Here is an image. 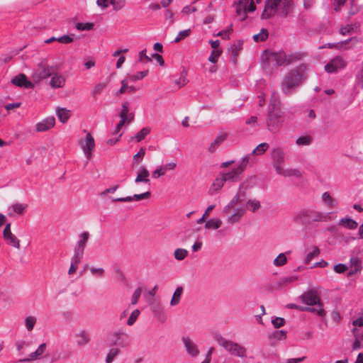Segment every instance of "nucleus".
Returning a JSON list of instances; mask_svg holds the SVG:
<instances>
[{
	"mask_svg": "<svg viewBox=\"0 0 363 363\" xmlns=\"http://www.w3.org/2000/svg\"><path fill=\"white\" fill-rule=\"evenodd\" d=\"M308 65L305 63L291 69L286 74L281 82V89L282 92L286 95L291 94L308 79Z\"/></svg>",
	"mask_w": 363,
	"mask_h": 363,
	"instance_id": "obj_1",
	"label": "nucleus"
},
{
	"mask_svg": "<svg viewBox=\"0 0 363 363\" xmlns=\"http://www.w3.org/2000/svg\"><path fill=\"white\" fill-rule=\"evenodd\" d=\"M330 215L331 213H324L308 208L296 211L293 216V220L303 225L315 222H327L330 219Z\"/></svg>",
	"mask_w": 363,
	"mask_h": 363,
	"instance_id": "obj_2",
	"label": "nucleus"
},
{
	"mask_svg": "<svg viewBox=\"0 0 363 363\" xmlns=\"http://www.w3.org/2000/svg\"><path fill=\"white\" fill-rule=\"evenodd\" d=\"M284 122V113L281 110L267 109L266 123L267 129L272 133H278Z\"/></svg>",
	"mask_w": 363,
	"mask_h": 363,
	"instance_id": "obj_3",
	"label": "nucleus"
},
{
	"mask_svg": "<svg viewBox=\"0 0 363 363\" xmlns=\"http://www.w3.org/2000/svg\"><path fill=\"white\" fill-rule=\"evenodd\" d=\"M216 340L218 345L222 346L230 354L241 358L246 357V349L243 346L239 345L238 343L234 342L231 340H226L221 336L217 338Z\"/></svg>",
	"mask_w": 363,
	"mask_h": 363,
	"instance_id": "obj_4",
	"label": "nucleus"
},
{
	"mask_svg": "<svg viewBox=\"0 0 363 363\" xmlns=\"http://www.w3.org/2000/svg\"><path fill=\"white\" fill-rule=\"evenodd\" d=\"M108 345L126 347L130 345V340L128 333L123 329H119L110 334L108 337Z\"/></svg>",
	"mask_w": 363,
	"mask_h": 363,
	"instance_id": "obj_5",
	"label": "nucleus"
},
{
	"mask_svg": "<svg viewBox=\"0 0 363 363\" xmlns=\"http://www.w3.org/2000/svg\"><path fill=\"white\" fill-rule=\"evenodd\" d=\"M320 294V287H315L303 292L299 298L302 303L309 306H320L322 302L319 295Z\"/></svg>",
	"mask_w": 363,
	"mask_h": 363,
	"instance_id": "obj_6",
	"label": "nucleus"
},
{
	"mask_svg": "<svg viewBox=\"0 0 363 363\" xmlns=\"http://www.w3.org/2000/svg\"><path fill=\"white\" fill-rule=\"evenodd\" d=\"M182 342L184 350L188 356L196 358L200 354V350L198 345L189 336H183L182 337Z\"/></svg>",
	"mask_w": 363,
	"mask_h": 363,
	"instance_id": "obj_7",
	"label": "nucleus"
},
{
	"mask_svg": "<svg viewBox=\"0 0 363 363\" xmlns=\"http://www.w3.org/2000/svg\"><path fill=\"white\" fill-rule=\"evenodd\" d=\"M346 66V62L345 60L340 57L337 56L332 59L327 65L325 66V70L328 73H335L339 69L345 68Z\"/></svg>",
	"mask_w": 363,
	"mask_h": 363,
	"instance_id": "obj_8",
	"label": "nucleus"
},
{
	"mask_svg": "<svg viewBox=\"0 0 363 363\" xmlns=\"http://www.w3.org/2000/svg\"><path fill=\"white\" fill-rule=\"evenodd\" d=\"M272 159L273 160V167L277 172L279 168H282L283 163L285 161V154L281 147H276L272 150Z\"/></svg>",
	"mask_w": 363,
	"mask_h": 363,
	"instance_id": "obj_9",
	"label": "nucleus"
},
{
	"mask_svg": "<svg viewBox=\"0 0 363 363\" xmlns=\"http://www.w3.org/2000/svg\"><path fill=\"white\" fill-rule=\"evenodd\" d=\"M278 13L277 0H267L262 13V19H269Z\"/></svg>",
	"mask_w": 363,
	"mask_h": 363,
	"instance_id": "obj_10",
	"label": "nucleus"
},
{
	"mask_svg": "<svg viewBox=\"0 0 363 363\" xmlns=\"http://www.w3.org/2000/svg\"><path fill=\"white\" fill-rule=\"evenodd\" d=\"M3 236L8 245L15 248H20V240L13 235L11 230V223H7L3 231Z\"/></svg>",
	"mask_w": 363,
	"mask_h": 363,
	"instance_id": "obj_11",
	"label": "nucleus"
},
{
	"mask_svg": "<svg viewBox=\"0 0 363 363\" xmlns=\"http://www.w3.org/2000/svg\"><path fill=\"white\" fill-rule=\"evenodd\" d=\"M80 145L87 159L91 156V153L95 148L94 139L90 133L86 135L84 140L80 142Z\"/></svg>",
	"mask_w": 363,
	"mask_h": 363,
	"instance_id": "obj_12",
	"label": "nucleus"
},
{
	"mask_svg": "<svg viewBox=\"0 0 363 363\" xmlns=\"http://www.w3.org/2000/svg\"><path fill=\"white\" fill-rule=\"evenodd\" d=\"M278 12L281 16H287L294 9L293 0H277Z\"/></svg>",
	"mask_w": 363,
	"mask_h": 363,
	"instance_id": "obj_13",
	"label": "nucleus"
},
{
	"mask_svg": "<svg viewBox=\"0 0 363 363\" xmlns=\"http://www.w3.org/2000/svg\"><path fill=\"white\" fill-rule=\"evenodd\" d=\"M76 344L78 347H84L90 342L91 337L89 333L86 330H80L74 333Z\"/></svg>",
	"mask_w": 363,
	"mask_h": 363,
	"instance_id": "obj_14",
	"label": "nucleus"
},
{
	"mask_svg": "<svg viewBox=\"0 0 363 363\" xmlns=\"http://www.w3.org/2000/svg\"><path fill=\"white\" fill-rule=\"evenodd\" d=\"M55 124V119L53 116H49L38 122L35 125L38 132H45L52 128Z\"/></svg>",
	"mask_w": 363,
	"mask_h": 363,
	"instance_id": "obj_15",
	"label": "nucleus"
},
{
	"mask_svg": "<svg viewBox=\"0 0 363 363\" xmlns=\"http://www.w3.org/2000/svg\"><path fill=\"white\" fill-rule=\"evenodd\" d=\"M11 82L17 86H23L27 89H30L34 86L33 84L27 79L24 74H20L16 76L12 79Z\"/></svg>",
	"mask_w": 363,
	"mask_h": 363,
	"instance_id": "obj_16",
	"label": "nucleus"
},
{
	"mask_svg": "<svg viewBox=\"0 0 363 363\" xmlns=\"http://www.w3.org/2000/svg\"><path fill=\"white\" fill-rule=\"evenodd\" d=\"M245 211L246 209L245 208H237L234 209L233 212L227 218L228 223L230 225L239 223L245 213Z\"/></svg>",
	"mask_w": 363,
	"mask_h": 363,
	"instance_id": "obj_17",
	"label": "nucleus"
},
{
	"mask_svg": "<svg viewBox=\"0 0 363 363\" xmlns=\"http://www.w3.org/2000/svg\"><path fill=\"white\" fill-rule=\"evenodd\" d=\"M28 207L27 204L16 203L8 208V215L13 216L15 214L23 215Z\"/></svg>",
	"mask_w": 363,
	"mask_h": 363,
	"instance_id": "obj_18",
	"label": "nucleus"
},
{
	"mask_svg": "<svg viewBox=\"0 0 363 363\" xmlns=\"http://www.w3.org/2000/svg\"><path fill=\"white\" fill-rule=\"evenodd\" d=\"M242 173V172L236 167L229 172L222 174V175L225 182H236L240 179Z\"/></svg>",
	"mask_w": 363,
	"mask_h": 363,
	"instance_id": "obj_19",
	"label": "nucleus"
},
{
	"mask_svg": "<svg viewBox=\"0 0 363 363\" xmlns=\"http://www.w3.org/2000/svg\"><path fill=\"white\" fill-rule=\"evenodd\" d=\"M256 185V177H250L243 181L239 187V191L242 193V196H245V191L253 188Z\"/></svg>",
	"mask_w": 363,
	"mask_h": 363,
	"instance_id": "obj_20",
	"label": "nucleus"
},
{
	"mask_svg": "<svg viewBox=\"0 0 363 363\" xmlns=\"http://www.w3.org/2000/svg\"><path fill=\"white\" fill-rule=\"evenodd\" d=\"M271 57L276 62L277 65H286V53L284 51L274 52L271 54Z\"/></svg>",
	"mask_w": 363,
	"mask_h": 363,
	"instance_id": "obj_21",
	"label": "nucleus"
},
{
	"mask_svg": "<svg viewBox=\"0 0 363 363\" xmlns=\"http://www.w3.org/2000/svg\"><path fill=\"white\" fill-rule=\"evenodd\" d=\"M150 176V172L147 169L145 166H141L139 169L138 175L135 179V183H150V179H148Z\"/></svg>",
	"mask_w": 363,
	"mask_h": 363,
	"instance_id": "obj_22",
	"label": "nucleus"
},
{
	"mask_svg": "<svg viewBox=\"0 0 363 363\" xmlns=\"http://www.w3.org/2000/svg\"><path fill=\"white\" fill-rule=\"evenodd\" d=\"M55 72V68L52 66L41 65L38 69V75L39 79H47L51 77Z\"/></svg>",
	"mask_w": 363,
	"mask_h": 363,
	"instance_id": "obj_23",
	"label": "nucleus"
},
{
	"mask_svg": "<svg viewBox=\"0 0 363 363\" xmlns=\"http://www.w3.org/2000/svg\"><path fill=\"white\" fill-rule=\"evenodd\" d=\"M269 110H281V101L279 95L277 92L273 91L272 93L271 99L268 106Z\"/></svg>",
	"mask_w": 363,
	"mask_h": 363,
	"instance_id": "obj_24",
	"label": "nucleus"
},
{
	"mask_svg": "<svg viewBox=\"0 0 363 363\" xmlns=\"http://www.w3.org/2000/svg\"><path fill=\"white\" fill-rule=\"evenodd\" d=\"M317 308L312 307H300L299 311H308L314 314L318 315L320 317H325L326 315V311L323 308V304L321 302L320 306H317Z\"/></svg>",
	"mask_w": 363,
	"mask_h": 363,
	"instance_id": "obj_25",
	"label": "nucleus"
},
{
	"mask_svg": "<svg viewBox=\"0 0 363 363\" xmlns=\"http://www.w3.org/2000/svg\"><path fill=\"white\" fill-rule=\"evenodd\" d=\"M65 84V78L59 74H54L52 75L50 84L52 88H61Z\"/></svg>",
	"mask_w": 363,
	"mask_h": 363,
	"instance_id": "obj_26",
	"label": "nucleus"
},
{
	"mask_svg": "<svg viewBox=\"0 0 363 363\" xmlns=\"http://www.w3.org/2000/svg\"><path fill=\"white\" fill-rule=\"evenodd\" d=\"M351 269L348 272V276H352L362 269V262L357 257L350 258Z\"/></svg>",
	"mask_w": 363,
	"mask_h": 363,
	"instance_id": "obj_27",
	"label": "nucleus"
},
{
	"mask_svg": "<svg viewBox=\"0 0 363 363\" xmlns=\"http://www.w3.org/2000/svg\"><path fill=\"white\" fill-rule=\"evenodd\" d=\"M277 173L283 177H294L296 178H299L301 176V172L297 169H284L279 168V171Z\"/></svg>",
	"mask_w": 363,
	"mask_h": 363,
	"instance_id": "obj_28",
	"label": "nucleus"
},
{
	"mask_svg": "<svg viewBox=\"0 0 363 363\" xmlns=\"http://www.w3.org/2000/svg\"><path fill=\"white\" fill-rule=\"evenodd\" d=\"M225 182H226L222 174L217 177L209 189L210 194L213 195L216 192L221 189Z\"/></svg>",
	"mask_w": 363,
	"mask_h": 363,
	"instance_id": "obj_29",
	"label": "nucleus"
},
{
	"mask_svg": "<svg viewBox=\"0 0 363 363\" xmlns=\"http://www.w3.org/2000/svg\"><path fill=\"white\" fill-rule=\"evenodd\" d=\"M89 238L88 232H84L79 235V240L77 242V245L74 248V250L84 252L86 242Z\"/></svg>",
	"mask_w": 363,
	"mask_h": 363,
	"instance_id": "obj_30",
	"label": "nucleus"
},
{
	"mask_svg": "<svg viewBox=\"0 0 363 363\" xmlns=\"http://www.w3.org/2000/svg\"><path fill=\"white\" fill-rule=\"evenodd\" d=\"M56 115L59 121L65 123L70 117V111L65 108L57 107L56 108Z\"/></svg>",
	"mask_w": 363,
	"mask_h": 363,
	"instance_id": "obj_31",
	"label": "nucleus"
},
{
	"mask_svg": "<svg viewBox=\"0 0 363 363\" xmlns=\"http://www.w3.org/2000/svg\"><path fill=\"white\" fill-rule=\"evenodd\" d=\"M338 225H342L349 230H355L358 226L357 221L347 217L341 218L338 222Z\"/></svg>",
	"mask_w": 363,
	"mask_h": 363,
	"instance_id": "obj_32",
	"label": "nucleus"
},
{
	"mask_svg": "<svg viewBox=\"0 0 363 363\" xmlns=\"http://www.w3.org/2000/svg\"><path fill=\"white\" fill-rule=\"evenodd\" d=\"M184 288L182 286H179L176 288L170 301V305L172 306H175L179 303Z\"/></svg>",
	"mask_w": 363,
	"mask_h": 363,
	"instance_id": "obj_33",
	"label": "nucleus"
},
{
	"mask_svg": "<svg viewBox=\"0 0 363 363\" xmlns=\"http://www.w3.org/2000/svg\"><path fill=\"white\" fill-rule=\"evenodd\" d=\"M226 139L223 135L216 136L214 140L208 146V151L211 153L216 152L219 145Z\"/></svg>",
	"mask_w": 363,
	"mask_h": 363,
	"instance_id": "obj_34",
	"label": "nucleus"
},
{
	"mask_svg": "<svg viewBox=\"0 0 363 363\" xmlns=\"http://www.w3.org/2000/svg\"><path fill=\"white\" fill-rule=\"evenodd\" d=\"M322 201L330 208L335 207L337 205V201L333 199L328 192H324L322 194Z\"/></svg>",
	"mask_w": 363,
	"mask_h": 363,
	"instance_id": "obj_35",
	"label": "nucleus"
},
{
	"mask_svg": "<svg viewBox=\"0 0 363 363\" xmlns=\"http://www.w3.org/2000/svg\"><path fill=\"white\" fill-rule=\"evenodd\" d=\"M221 224L220 219L213 218L206 222L205 228L217 230L221 226Z\"/></svg>",
	"mask_w": 363,
	"mask_h": 363,
	"instance_id": "obj_36",
	"label": "nucleus"
},
{
	"mask_svg": "<svg viewBox=\"0 0 363 363\" xmlns=\"http://www.w3.org/2000/svg\"><path fill=\"white\" fill-rule=\"evenodd\" d=\"M260 207V202L256 199H250L247 201L246 208L253 213L257 211Z\"/></svg>",
	"mask_w": 363,
	"mask_h": 363,
	"instance_id": "obj_37",
	"label": "nucleus"
},
{
	"mask_svg": "<svg viewBox=\"0 0 363 363\" xmlns=\"http://www.w3.org/2000/svg\"><path fill=\"white\" fill-rule=\"evenodd\" d=\"M303 55L304 54L301 52L286 53V65L301 60Z\"/></svg>",
	"mask_w": 363,
	"mask_h": 363,
	"instance_id": "obj_38",
	"label": "nucleus"
},
{
	"mask_svg": "<svg viewBox=\"0 0 363 363\" xmlns=\"http://www.w3.org/2000/svg\"><path fill=\"white\" fill-rule=\"evenodd\" d=\"M236 13L241 21H244L247 17V12L242 1H240L236 6Z\"/></svg>",
	"mask_w": 363,
	"mask_h": 363,
	"instance_id": "obj_39",
	"label": "nucleus"
},
{
	"mask_svg": "<svg viewBox=\"0 0 363 363\" xmlns=\"http://www.w3.org/2000/svg\"><path fill=\"white\" fill-rule=\"evenodd\" d=\"M268 36V30L265 28H262L259 33L253 35V40L257 43L264 42L267 39Z\"/></svg>",
	"mask_w": 363,
	"mask_h": 363,
	"instance_id": "obj_40",
	"label": "nucleus"
},
{
	"mask_svg": "<svg viewBox=\"0 0 363 363\" xmlns=\"http://www.w3.org/2000/svg\"><path fill=\"white\" fill-rule=\"evenodd\" d=\"M120 350L118 348L112 347L111 348L106 357V363H112L114 358L119 354Z\"/></svg>",
	"mask_w": 363,
	"mask_h": 363,
	"instance_id": "obj_41",
	"label": "nucleus"
},
{
	"mask_svg": "<svg viewBox=\"0 0 363 363\" xmlns=\"http://www.w3.org/2000/svg\"><path fill=\"white\" fill-rule=\"evenodd\" d=\"M37 322V318L34 316L29 315L25 318V326L28 331H32Z\"/></svg>",
	"mask_w": 363,
	"mask_h": 363,
	"instance_id": "obj_42",
	"label": "nucleus"
},
{
	"mask_svg": "<svg viewBox=\"0 0 363 363\" xmlns=\"http://www.w3.org/2000/svg\"><path fill=\"white\" fill-rule=\"evenodd\" d=\"M269 147V145L267 143H262L258 145L252 151V154H256L261 155L264 154Z\"/></svg>",
	"mask_w": 363,
	"mask_h": 363,
	"instance_id": "obj_43",
	"label": "nucleus"
},
{
	"mask_svg": "<svg viewBox=\"0 0 363 363\" xmlns=\"http://www.w3.org/2000/svg\"><path fill=\"white\" fill-rule=\"evenodd\" d=\"M312 138L309 135L301 136L296 139V143L298 146H306L311 145Z\"/></svg>",
	"mask_w": 363,
	"mask_h": 363,
	"instance_id": "obj_44",
	"label": "nucleus"
},
{
	"mask_svg": "<svg viewBox=\"0 0 363 363\" xmlns=\"http://www.w3.org/2000/svg\"><path fill=\"white\" fill-rule=\"evenodd\" d=\"M174 258L177 260L182 261L188 255V251L183 248H177L174 252Z\"/></svg>",
	"mask_w": 363,
	"mask_h": 363,
	"instance_id": "obj_45",
	"label": "nucleus"
},
{
	"mask_svg": "<svg viewBox=\"0 0 363 363\" xmlns=\"http://www.w3.org/2000/svg\"><path fill=\"white\" fill-rule=\"evenodd\" d=\"M320 253V250L318 247H313L312 250L308 252L305 257V264H308L310 263V262L312 260V259L318 255Z\"/></svg>",
	"mask_w": 363,
	"mask_h": 363,
	"instance_id": "obj_46",
	"label": "nucleus"
},
{
	"mask_svg": "<svg viewBox=\"0 0 363 363\" xmlns=\"http://www.w3.org/2000/svg\"><path fill=\"white\" fill-rule=\"evenodd\" d=\"M287 262V258L284 253H280L274 259V264L277 267L284 265Z\"/></svg>",
	"mask_w": 363,
	"mask_h": 363,
	"instance_id": "obj_47",
	"label": "nucleus"
},
{
	"mask_svg": "<svg viewBox=\"0 0 363 363\" xmlns=\"http://www.w3.org/2000/svg\"><path fill=\"white\" fill-rule=\"evenodd\" d=\"M94 24L93 23H77L76 28L79 31L91 30L94 28Z\"/></svg>",
	"mask_w": 363,
	"mask_h": 363,
	"instance_id": "obj_48",
	"label": "nucleus"
},
{
	"mask_svg": "<svg viewBox=\"0 0 363 363\" xmlns=\"http://www.w3.org/2000/svg\"><path fill=\"white\" fill-rule=\"evenodd\" d=\"M150 132V129L149 128L145 127L143 128L135 136L137 142H140L143 140L146 135H147Z\"/></svg>",
	"mask_w": 363,
	"mask_h": 363,
	"instance_id": "obj_49",
	"label": "nucleus"
},
{
	"mask_svg": "<svg viewBox=\"0 0 363 363\" xmlns=\"http://www.w3.org/2000/svg\"><path fill=\"white\" fill-rule=\"evenodd\" d=\"M148 74V70L138 72L135 74L129 75L128 79L132 82H135L143 79Z\"/></svg>",
	"mask_w": 363,
	"mask_h": 363,
	"instance_id": "obj_50",
	"label": "nucleus"
},
{
	"mask_svg": "<svg viewBox=\"0 0 363 363\" xmlns=\"http://www.w3.org/2000/svg\"><path fill=\"white\" fill-rule=\"evenodd\" d=\"M84 256V252L74 250V255L71 259V263L73 264H78L81 262Z\"/></svg>",
	"mask_w": 363,
	"mask_h": 363,
	"instance_id": "obj_51",
	"label": "nucleus"
},
{
	"mask_svg": "<svg viewBox=\"0 0 363 363\" xmlns=\"http://www.w3.org/2000/svg\"><path fill=\"white\" fill-rule=\"evenodd\" d=\"M140 312L138 309H135L130 314V315L129 316L128 320H127V325H133L136 320L138 319L139 315H140Z\"/></svg>",
	"mask_w": 363,
	"mask_h": 363,
	"instance_id": "obj_52",
	"label": "nucleus"
},
{
	"mask_svg": "<svg viewBox=\"0 0 363 363\" xmlns=\"http://www.w3.org/2000/svg\"><path fill=\"white\" fill-rule=\"evenodd\" d=\"M106 88L105 83H99L97 84L93 89L91 91V95L94 97H96L98 94H100Z\"/></svg>",
	"mask_w": 363,
	"mask_h": 363,
	"instance_id": "obj_53",
	"label": "nucleus"
},
{
	"mask_svg": "<svg viewBox=\"0 0 363 363\" xmlns=\"http://www.w3.org/2000/svg\"><path fill=\"white\" fill-rule=\"evenodd\" d=\"M110 4L113 6V10L119 11L125 6V0H110Z\"/></svg>",
	"mask_w": 363,
	"mask_h": 363,
	"instance_id": "obj_54",
	"label": "nucleus"
},
{
	"mask_svg": "<svg viewBox=\"0 0 363 363\" xmlns=\"http://www.w3.org/2000/svg\"><path fill=\"white\" fill-rule=\"evenodd\" d=\"M145 155V150L143 147H141L139 152L133 156V164H139L143 160L144 156Z\"/></svg>",
	"mask_w": 363,
	"mask_h": 363,
	"instance_id": "obj_55",
	"label": "nucleus"
},
{
	"mask_svg": "<svg viewBox=\"0 0 363 363\" xmlns=\"http://www.w3.org/2000/svg\"><path fill=\"white\" fill-rule=\"evenodd\" d=\"M74 38V34L65 35L63 36L57 38V41L62 44H68V43L73 42Z\"/></svg>",
	"mask_w": 363,
	"mask_h": 363,
	"instance_id": "obj_56",
	"label": "nucleus"
},
{
	"mask_svg": "<svg viewBox=\"0 0 363 363\" xmlns=\"http://www.w3.org/2000/svg\"><path fill=\"white\" fill-rule=\"evenodd\" d=\"M188 82V79L186 78V74L183 72L178 79L175 80V84L178 85L179 88L184 86Z\"/></svg>",
	"mask_w": 363,
	"mask_h": 363,
	"instance_id": "obj_57",
	"label": "nucleus"
},
{
	"mask_svg": "<svg viewBox=\"0 0 363 363\" xmlns=\"http://www.w3.org/2000/svg\"><path fill=\"white\" fill-rule=\"evenodd\" d=\"M141 293H142V289L140 287L137 288L134 291V292L132 295V298H131V304L132 305H135L138 302V300L141 296Z\"/></svg>",
	"mask_w": 363,
	"mask_h": 363,
	"instance_id": "obj_58",
	"label": "nucleus"
},
{
	"mask_svg": "<svg viewBox=\"0 0 363 363\" xmlns=\"http://www.w3.org/2000/svg\"><path fill=\"white\" fill-rule=\"evenodd\" d=\"M242 2L245 5L247 12H252L255 11L256 6L253 0H242Z\"/></svg>",
	"mask_w": 363,
	"mask_h": 363,
	"instance_id": "obj_59",
	"label": "nucleus"
},
{
	"mask_svg": "<svg viewBox=\"0 0 363 363\" xmlns=\"http://www.w3.org/2000/svg\"><path fill=\"white\" fill-rule=\"evenodd\" d=\"M129 104L128 102H125L122 104V109H121V111L119 114L120 116V118H124V119H126L128 118V113H129Z\"/></svg>",
	"mask_w": 363,
	"mask_h": 363,
	"instance_id": "obj_60",
	"label": "nucleus"
},
{
	"mask_svg": "<svg viewBox=\"0 0 363 363\" xmlns=\"http://www.w3.org/2000/svg\"><path fill=\"white\" fill-rule=\"evenodd\" d=\"M222 53V50H212L211 53L208 57L209 62L212 63L217 62L219 56Z\"/></svg>",
	"mask_w": 363,
	"mask_h": 363,
	"instance_id": "obj_61",
	"label": "nucleus"
},
{
	"mask_svg": "<svg viewBox=\"0 0 363 363\" xmlns=\"http://www.w3.org/2000/svg\"><path fill=\"white\" fill-rule=\"evenodd\" d=\"M250 160V155H247L244 156L242 158V160L240 161V163L237 167L240 170H241L242 172L244 169H245L246 166L247 165Z\"/></svg>",
	"mask_w": 363,
	"mask_h": 363,
	"instance_id": "obj_62",
	"label": "nucleus"
},
{
	"mask_svg": "<svg viewBox=\"0 0 363 363\" xmlns=\"http://www.w3.org/2000/svg\"><path fill=\"white\" fill-rule=\"evenodd\" d=\"M150 196V192L149 191H147L143 194H134L133 196V201H140L143 199H148Z\"/></svg>",
	"mask_w": 363,
	"mask_h": 363,
	"instance_id": "obj_63",
	"label": "nucleus"
},
{
	"mask_svg": "<svg viewBox=\"0 0 363 363\" xmlns=\"http://www.w3.org/2000/svg\"><path fill=\"white\" fill-rule=\"evenodd\" d=\"M272 323L276 328H279L285 324V320L283 318L277 317L272 320Z\"/></svg>",
	"mask_w": 363,
	"mask_h": 363,
	"instance_id": "obj_64",
	"label": "nucleus"
}]
</instances>
